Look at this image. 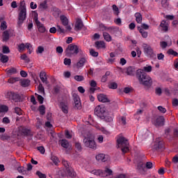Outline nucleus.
<instances>
[{"instance_id": "obj_1", "label": "nucleus", "mask_w": 178, "mask_h": 178, "mask_svg": "<svg viewBox=\"0 0 178 178\" xmlns=\"http://www.w3.org/2000/svg\"><path fill=\"white\" fill-rule=\"evenodd\" d=\"M136 79H138L140 84H142V86L147 88H149L152 86V79L141 69L136 71Z\"/></svg>"}, {"instance_id": "obj_2", "label": "nucleus", "mask_w": 178, "mask_h": 178, "mask_svg": "<svg viewBox=\"0 0 178 178\" xmlns=\"http://www.w3.org/2000/svg\"><path fill=\"white\" fill-rule=\"evenodd\" d=\"M18 14V26H22L27 17V8L26 7V1H22L19 3Z\"/></svg>"}, {"instance_id": "obj_3", "label": "nucleus", "mask_w": 178, "mask_h": 178, "mask_svg": "<svg viewBox=\"0 0 178 178\" xmlns=\"http://www.w3.org/2000/svg\"><path fill=\"white\" fill-rule=\"evenodd\" d=\"M83 51L79 49V46L74 44H70L67 46L65 51L66 56H72V55H77V54H81Z\"/></svg>"}, {"instance_id": "obj_4", "label": "nucleus", "mask_w": 178, "mask_h": 178, "mask_svg": "<svg viewBox=\"0 0 178 178\" xmlns=\"http://www.w3.org/2000/svg\"><path fill=\"white\" fill-rule=\"evenodd\" d=\"M5 98L13 102H22V96L17 92L8 90L5 94Z\"/></svg>"}, {"instance_id": "obj_5", "label": "nucleus", "mask_w": 178, "mask_h": 178, "mask_svg": "<svg viewBox=\"0 0 178 178\" xmlns=\"http://www.w3.org/2000/svg\"><path fill=\"white\" fill-rule=\"evenodd\" d=\"M117 144L118 147L121 148L122 152H123V154H127V152H129V140H127L126 138L120 136L117 140Z\"/></svg>"}, {"instance_id": "obj_6", "label": "nucleus", "mask_w": 178, "mask_h": 178, "mask_svg": "<svg viewBox=\"0 0 178 178\" xmlns=\"http://www.w3.org/2000/svg\"><path fill=\"white\" fill-rule=\"evenodd\" d=\"M33 20L39 33H45V31H47V29L45 28V26H44V24L41 23V22L38 20V13H37L36 11H33Z\"/></svg>"}, {"instance_id": "obj_7", "label": "nucleus", "mask_w": 178, "mask_h": 178, "mask_svg": "<svg viewBox=\"0 0 178 178\" xmlns=\"http://www.w3.org/2000/svg\"><path fill=\"white\" fill-rule=\"evenodd\" d=\"M60 173L62 177H66V176H67V177L75 178L77 177V173L72 167L65 169V172H63V171H60Z\"/></svg>"}, {"instance_id": "obj_8", "label": "nucleus", "mask_w": 178, "mask_h": 178, "mask_svg": "<svg viewBox=\"0 0 178 178\" xmlns=\"http://www.w3.org/2000/svg\"><path fill=\"white\" fill-rule=\"evenodd\" d=\"M95 115H96L97 118L104 120V118H105V115H106V108H105L104 106H96L95 108Z\"/></svg>"}, {"instance_id": "obj_9", "label": "nucleus", "mask_w": 178, "mask_h": 178, "mask_svg": "<svg viewBox=\"0 0 178 178\" xmlns=\"http://www.w3.org/2000/svg\"><path fill=\"white\" fill-rule=\"evenodd\" d=\"M83 144H85V147H88V148L97 149V144L95 143V140L90 137H85L83 138Z\"/></svg>"}, {"instance_id": "obj_10", "label": "nucleus", "mask_w": 178, "mask_h": 178, "mask_svg": "<svg viewBox=\"0 0 178 178\" xmlns=\"http://www.w3.org/2000/svg\"><path fill=\"white\" fill-rule=\"evenodd\" d=\"M143 49L146 56L149 58H156V54L154 53V49H152V47L149 44H143Z\"/></svg>"}, {"instance_id": "obj_11", "label": "nucleus", "mask_w": 178, "mask_h": 178, "mask_svg": "<svg viewBox=\"0 0 178 178\" xmlns=\"http://www.w3.org/2000/svg\"><path fill=\"white\" fill-rule=\"evenodd\" d=\"M72 97L74 102V109H81V102H80V97L76 93H73Z\"/></svg>"}, {"instance_id": "obj_12", "label": "nucleus", "mask_w": 178, "mask_h": 178, "mask_svg": "<svg viewBox=\"0 0 178 178\" xmlns=\"http://www.w3.org/2000/svg\"><path fill=\"white\" fill-rule=\"evenodd\" d=\"M163 123H165V118L163 116H159L153 121V124H154L156 127L159 126H163Z\"/></svg>"}, {"instance_id": "obj_13", "label": "nucleus", "mask_w": 178, "mask_h": 178, "mask_svg": "<svg viewBox=\"0 0 178 178\" xmlns=\"http://www.w3.org/2000/svg\"><path fill=\"white\" fill-rule=\"evenodd\" d=\"M40 79L42 83H43L44 84H46V86H48V84H49V82L48 81V78L47 77V72H40Z\"/></svg>"}, {"instance_id": "obj_14", "label": "nucleus", "mask_w": 178, "mask_h": 178, "mask_svg": "<svg viewBox=\"0 0 178 178\" xmlns=\"http://www.w3.org/2000/svg\"><path fill=\"white\" fill-rule=\"evenodd\" d=\"M83 27H84V24H83V20H81V19L80 18L76 19V22L75 23V31H80V30H81Z\"/></svg>"}, {"instance_id": "obj_15", "label": "nucleus", "mask_w": 178, "mask_h": 178, "mask_svg": "<svg viewBox=\"0 0 178 178\" xmlns=\"http://www.w3.org/2000/svg\"><path fill=\"white\" fill-rule=\"evenodd\" d=\"M163 141H161L159 138H156L154 143V148L156 149H163Z\"/></svg>"}, {"instance_id": "obj_16", "label": "nucleus", "mask_w": 178, "mask_h": 178, "mask_svg": "<svg viewBox=\"0 0 178 178\" xmlns=\"http://www.w3.org/2000/svg\"><path fill=\"white\" fill-rule=\"evenodd\" d=\"M60 108L63 112V113L67 114L69 113V106H67V104L65 102H61L60 103Z\"/></svg>"}, {"instance_id": "obj_17", "label": "nucleus", "mask_w": 178, "mask_h": 178, "mask_svg": "<svg viewBox=\"0 0 178 178\" xmlns=\"http://www.w3.org/2000/svg\"><path fill=\"white\" fill-rule=\"evenodd\" d=\"M97 99L99 102H111V100L108 99V96L104 94H99L97 95Z\"/></svg>"}, {"instance_id": "obj_18", "label": "nucleus", "mask_w": 178, "mask_h": 178, "mask_svg": "<svg viewBox=\"0 0 178 178\" xmlns=\"http://www.w3.org/2000/svg\"><path fill=\"white\" fill-rule=\"evenodd\" d=\"M21 132L22 136H25V137H29V136L33 137V132L29 129L23 127L21 130Z\"/></svg>"}, {"instance_id": "obj_19", "label": "nucleus", "mask_w": 178, "mask_h": 178, "mask_svg": "<svg viewBox=\"0 0 178 178\" xmlns=\"http://www.w3.org/2000/svg\"><path fill=\"white\" fill-rule=\"evenodd\" d=\"M103 172L104 177H109L111 176H113V171L112 170V169L108 167H105L104 170H103Z\"/></svg>"}, {"instance_id": "obj_20", "label": "nucleus", "mask_w": 178, "mask_h": 178, "mask_svg": "<svg viewBox=\"0 0 178 178\" xmlns=\"http://www.w3.org/2000/svg\"><path fill=\"white\" fill-rule=\"evenodd\" d=\"M160 27H161L162 31L166 33L169 31V24L165 21H162L160 24Z\"/></svg>"}, {"instance_id": "obj_21", "label": "nucleus", "mask_w": 178, "mask_h": 178, "mask_svg": "<svg viewBox=\"0 0 178 178\" xmlns=\"http://www.w3.org/2000/svg\"><path fill=\"white\" fill-rule=\"evenodd\" d=\"M95 45L97 49H101V48L105 49L106 47L105 46V42L104 41H97L95 42Z\"/></svg>"}, {"instance_id": "obj_22", "label": "nucleus", "mask_w": 178, "mask_h": 178, "mask_svg": "<svg viewBox=\"0 0 178 178\" xmlns=\"http://www.w3.org/2000/svg\"><path fill=\"white\" fill-rule=\"evenodd\" d=\"M60 22L63 26H67L69 24V19L65 15H60Z\"/></svg>"}, {"instance_id": "obj_23", "label": "nucleus", "mask_w": 178, "mask_h": 178, "mask_svg": "<svg viewBox=\"0 0 178 178\" xmlns=\"http://www.w3.org/2000/svg\"><path fill=\"white\" fill-rule=\"evenodd\" d=\"M97 161H101L102 162H106L108 159H106L105 154H99L96 156Z\"/></svg>"}, {"instance_id": "obj_24", "label": "nucleus", "mask_w": 178, "mask_h": 178, "mask_svg": "<svg viewBox=\"0 0 178 178\" xmlns=\"http://www.w3.org/2000/svg\"><path fill=\"white\" fill-rule=\"evenodd\" d=\"M165 138H168L170 141H172L173 140V136L170 134V129L168 128L165 130Z\"/></svg>"}, {"instance_id": "obj_25", "label": "nucleus", "mask_w": 178, "mask_h": 178, "mask_svg": "<svg viewBox=\"0 0 178 178\" xmlns=\"http://www.w3.org/2000/svg\"><path fill=\"white\" fill-rule=\"evenodd\" d=\"M135 17H136V22L137 23H138L139 24L142 23L143 15H141V13H135Z\"/></svg>"}, {"instance_id": "obj_26", "label": "nucleus", "mask_w": 178, "mask_h": 178, "mask_svg": "<svg viewBox=\"0 0 178 178\" xmlns=\"http://www.w3.org/2000/svg\"><path fill=\"white\" fill-rule=\"evenodd\" d=\"M103 37L107 42H111V41H112V36L107 32H103Z\"/></svg>"}, {"instance_id": "obj_27", "label": "nucleus", "mask_w": 178, "mask_h": 178, "mask_svg": "<svg viewBox=\"0 0 178 178\" xmlns=\"http://www.w3.org/2000/svg\"><path fill=\"white\" fill-rule=\"evenodd\" d=\"M138 30L139 33H140V34L143 38H147V37H148V32L145 31L141 27L138 26Z\"/></svg>"}, {"instance_id": "obj_28", "label": "nucleus", "mask_w": 178, "mask_h": 178, "mask_svg": "<svg viewBox=\"0 0 178 178\" xmlns=\"http://www.w3.org/2000/svg\"><path fill=\"white\" fill-rule=\"evenodd\" d=\"M134 73H136V69L133 67H129L127 70V74L128 76H134Z\"/></svg>"}, {"instance_id": "obj_29", "label": "nucleus", "mask_w": 178, "mask_h": 178, "mask_svg": "<svg viewBox=\"0 0 178 178\" xmlns=\"http://www.w3.org/2000/svg\"><path fill=\"white\" fill-rule=\"evenodd\" d=\"M60 144L61 145V147H63V148H69V141H67V140L66 139H63L60 140Z\"/></svg>"}, {"instance_id": "obj_30", "label": "nucleus", "mask_w": 178, "mask_h": 178, "mask_svg": "<svg viewBox=\"0 0 178 178\" xmlns=\"http://www.w3.org/2000/svg\"><path fill=\"white\" fill-rule=\"evenodd\" d=\"M104 120H106V122H113V114H104Z\"/></svg>"}, {"instance_id": "obj_31", "label": "nucleus", "mask_w": 178, "mask_h": 178, "mask_svg": "<svg viewBox=\"0 0 178 178\" xmlns=\"http://www.w3.org/2000/svg\"><path fill=\"white\" fill-rule=\"evenodd\" d=\"M106 31H108L110 34H115L118 31V29L115 26H108Z\"/></svg>"}, {"instance_id": "obj_32", "label": "nucleus", "mask_w": 178, "mask_h": 178, "mask_svg": "<svg viewBox=\"0 0 178 178\" xmlns=\"http://www.w3.org/2000/svg\"><path fill=\"white\" fill-rule=\"evenodd\" d=\"M93 173L96 176H100L101 177H105V175H104V170H93Z\"/></svg>"}, {"instance_id": "obj_33", "label": "nucleus", "mask_w": 178, "mask_h": 178, "mask_svg": "<svg viewBox=\"0 0 178 178\" xmlns=\"http://www.w3.org/2000/svg\"><path fill=\"white\" fill-rule=\"evenodd\" d=\"M0 60L2 63H8L9 61V57L6 55L1 54Z\"/></svg>"}, {"instance_id": "obj_34", "label": "nucleus", "mask_w": 178, "mask_h": 178, "mask_svg": "<svg viewBox=\"0 0 178 178\" xmlns=\"http://www.w3.org/2000/svg\"><path fill=\"white\" fill-rule=\"evenodd\" d=\"M30 83H31L30 80L24 79L21 81V86L24 88L29 87V86H30Z\"/></svg>"}, {"instance_id": "obj_35", "label": "nucleus", "mask_w": 178, "mask_h": 178, "mask_svg": "<svg viewBox=\"0 0 178 178\" xmlns=\"http://www.w3.org/2000/svg\"><path fill=\"white\" fill-rule=\"evenodd\" d=\"M86 60L85 58H81L79 61L76 63V66H78V67H83V66H84V63H86Z\"/></svg>"}, {"instance_id": "obj_36", "label": "nucleus", "mask_w": 178, "mask_h": 178, "mask_svg": "<svg viewBox=\"0 0 178 178\" xmlns=\"http://www.w3.org/2000/svg\"><path fill=\"white\" fill-rule=\"evenodd\" d=\"M8 111H9V107H8V106H6V105L0 106L1 113H6V112H8Z\"/></svg>"}, {"instance_id": "obj_37", "label": "nucleus", "mask_w": 178, "mask_h": 178, "mask_svg": "<svg viewBox=\"0 0 178 178\" xmlns=\"http://www.w3.org/2000/svg\"><path fill=\"white\" fill-rule=\"evenodd\" d=\"M17 73V70L15 67H11L9 70H7V74H16Z\"/></svg>"}, {"instance_id": "obj_38", "label": "nucleus", "mask_w": 178, "mask_h": 178, "mask_svg": "<svg viewBox=\"0 0 178 178\" xmlns=\"http://www.w3.org/2000/svg\"><path fill=\"white\" fill-rule=\"evenodd\" d=\"M167 54L168 55H172L173 56H178V53L172 49H168Z\"/></svg>"}, {"instance_id": "obj_39", "label": "nucleus", "mask_w": 178, "mask_h": 178, "mask_svg": "<svg viewBox=\"0 0 178 178\" xmlns=\"http://www.w3.org/2000/svg\"><path fill=\"white\" fill-rule=\"evenodd\" d=\"M74 147L76 149H77V151H79V152H81V151L83 149V147H81V143H80L79 142H75Z\"/></svg>"}, {"instance_id": "obj_40", "label": "nucleus", "mask_w": 178, "mask_h": 178, "mask_svg": "<svg viewBox=\"0 0 178 178\" xmlns=\"http://www.w3.org/2000/svg\"><path fill=\"white\" fill-rule=\"evenodd\" d=\"M38 111L40 113V115H45V106L41 105L38 108Z\"/></svg>"}, {"instance_id": "obj_41", "label": "nucleus", "mask_w": 178, "mask_h": 178, "mask_svg": "<svg viewBox=\"0 0 178 178\" xmlns=\"http://www.w3.org/2000/svg\"><path fill=\"white\" fill-rule=\"evenodd\" d=\"M3 41H8L9 40V31H5L3 33Z\"/></svg>"}, {"instance_id": "obj_42", "label": "nucleus", "mask_w": 178, "mask_h": 178, "mask_svg": "<svg viewBox=\"0 0 178 178\" xmlns=\"http://www.w3.org/2000/svg\"><path fill=\"white\" fill-rule=\"evenodd\" d=\"M143 72H146L147 73H151L152 72V66L151 65H147L146 67H143Z\"/></svg>"}, {"instance_id": "obj_43", "label": "nucleus", "mask_w": 178, "mask_h": 178, "mask_svg": "<svg viewBox=\"0 0 178 178\" xmlns=\"http://www.w3.org/2000/svg\"><path fill=\"white\" fill-rule=\"evenodd\" d=\"M24 49H26V44H24V43H21L18 45L19 52H23Z\"/></svg>"}, {"instance_id": "obj_44", "label": "nucleus", "mask_w": 178, "mask_h": 178, "mask_svg": "<svg viewBox=\"0 0 178 178\" xmlns=\"http://www.w3.org/2000/svg\"><path fill=\"white\" fill-rule=\"evenodd\" d=\"M40 6L42 9H48V4L47 0H44L43 2L40 3Z\"/></svg>"}, {"instance_id": "obj_45", "label": "nucleus", "mask_w": 178, "mask_h": 178, "mask_svg": "<svg viewBox=\"0 0 178 178\" xmlns=\"http://www.w3.org/2000/svg\"><path fill=\"white\" fill-rule=\"evenodd\" d=\"M74 79L76 81H84V76L82 75H76Z\"/></svg>"}, {"instance_id": "obj_46", "label": "nucleus", "mask_w": 178, "mask_h": 178, "mask_svg": "<svg viewBox=\"0 0 178 178\" xmlns=\"http://www.w3.org/2000/svg\"><path fill=\"white\" fill-rule=\"evenodd\" d=\"M16 81H19V78L15 77V78H10L8 79V83L10 84H15Z\"/></svg>"}, {"instance_id": "obj_47", "label": "nucleus", "mask_w": 178, "mask_h": 178, "mask_svg": "<svg viewBox=\"0 0 178 178\" xmlns=\"http://www.w3.org/2000/svg\"><path fill=\"white\" fill-rule=\"evenodd\" d=\"M0 29H1V30H2V31H3L8 29V25H6V22L3 21L1 22Z\"/></svg>"}, {"instance_id": "obj_48", "label": "nucleus", "mask_w": 178, "mask_h": 178, "mask_svg": "<svg viewBox=\"0 0 178 178\" xmlns=\"http://www.w3.org/2000/svg\"><path fill=\"white\" fill-rule=\"evenodd\" d=\"M109 88H111V90H116V88H118V83H116V82H113L111 83L108 85Z\"/></svg>"}, {"instance_id": "obj_49", "label": "nucleus", "mask_w": 178, "mask_h": 178, "mask_svg": "<svg viewBox=\"0 0 178 178\" xmlns=\"http://www.w3.org/2000/svg\"><path fill=\"white\" fill-rule=\"evenodd\" d=\"M64 65H65V66H70V65H72V60L70 58H65L64 59Z\"/></svg>"}, {"instance_id": "obj_50", "label": "nucleus", "mask_w": 178, "mask_h": 178, "mask_svg": "<svg viewBox=\"0 0 178 178\" xmlns=\"http://www.w3.org/2000/svg\"><path fill=\"white\" fill-rule=\"evenodd\" d=\"M15 113L17 115H19V116H20V115H22L23 111H22V108H19V107H15Z\"/></svg>"}, {"instance_id": "obj_51", "label": "nucleus", "mask_w": 178, "mask_h": 178, "mask_svg": "<svg viewBox=\"0 0 178 178\" xmlns=\"http://www.w3.org/2000/svg\"><path fill=\"white\" fill-rule=\"evenodd\" d=\"M90 55H91L92 56H94L95 58H97V56H98V55H99L98 52H97V51H95L94 50V49H91L90 50Z\"/></svg>"}, {"instance_id": "obj_52", "label": "nucleus", "mask_w": 178, "mask_h": 178, "mask_svg": "<svg viewBox=\"0 0 178 178\" xmlns=\"http://www.w3.org/2000/svg\"><path fill=\"white\" fill-rule=\"evenodd\" d=\"M51 159L54 165H58V163H59V159H58V157L53 156H51Z\"/></svg>"}, {"instance_id": "obj_53", "label": "nucleus", "mask_w": 178, "mask_h": 178, "mask_svg": "<svg viewBox=\"0 0 178 178\" xmlns=\"http://www.w3.org/2000/svg\"><path fill=\"white\" fill-rule=\"evenodd\" d=\"M157 109L159 111V112H161V113H166V108L162 106H159Z\"/></svg>"}, {"instance_id": "obj_54", "label": "nucleus", "mask_w": 178, "mask_h": 178, "mask_svg": "<svg viewBox=\"0 0 178 178\" xmlns=\"http://www.w3.org/2000/svg\"><path fill=\"white\" fill-rule=\"evenodd\" d=\"M145 167L147 168V169H152V168H154V164L152 163V162L148 161L146 163Z\"/></svg>"}, {"instance_id": "obj_55", "label": "nucleus", "mask_w": 178, "mask_h": 178, "mask_svg": "<svg viewBox=\"0 0 178 178\" xmlns=\"http://www.w3.org/2000/svg\"><path fill=\"white\" fill-rule=\"evenodd\" d=\"M113 10L115 12V15L117 16L119 15V8L116 5H113Z\"/></svg>"}, {"instance_id": "obj_56", "label": "nucleus", "mask_w": 178, "mask_h": 178, "mask_svg": "<svg viewBox=\"0 0 178 178\" xmlns=\"http://www.w3.org/2000/svg\"><path fill=\"white\" fill-rule=\"evenodd\" d=\"M36 175H37V176H38V177H40V178H47V175H45V174H43V173L41 172L40 171H37V172H36Z\"/></svg>"}, {"instance_id": "obj_57", "label": "nucleus", "mask_w": 178, "mask_h": 178, "mask_svg": "<svg viewBox=\"0 0 178 178\" xmlns=\"http://www.w3.org/2000/svg\"><path fill=\"white\" fill-rule=\"evenodd\" d=\"M37 149L38 152H40V154H45V148L44 147V146L38 147Z\"/></svg>"}, {"instance_id": "obj_58", "label": "nucleus", "mask_w": 178, "mask_h": 178, "mask_svg": "<svg viewBox=\"0 0 178 178\" xmlns=\"http://www.w3.org/2000/svg\"><path fill=\"white\" fill-rule=\"evenodd\" d=\"M38 101L40 104H44V97L41 95H38Z\"/></svg>"}, {"instance_id": "obj_59", "label": "nucleus", "mask_w": 178, "mask_h": 178, "mask_svg": "<svg viewBox=\"0 0 178 178\" xmlns=\"http://www.w3.org/2000/svg\"><path fill=\"white\" fill-rule=\"evenodd\" d=\"M62 163H63V166H65V169H67V168H70L67 161H66L65 159H63L62 160Z\"/></svg>"}, {"instance_id": "obj_60", "label": "nucleus", "mask_w": 178, "mask_h": 178, "mask_svg": "<svg viewBox=\"0 0 178 178\" xmlns=\"http://www.w3.org/2000/svg\"><path fill=\"white\" fill-rule=\"evenodd\" d=\"M9 52H10L9 47L7 46H3V54H9Z\"/></svg>"}, {"instance_id": "obj_61", "label": "nucleus", "mask_w": 178, "mask_h": 178, "mask_svg": "<svg viewBox=\"0 0 178 178\" xmlns=\"http://www.w3.org/2000/svg\"><path fill=\"white\" fill-rule=\"evenodd\" d=\"M173 140L175 138H177L178 137V128H175L174 129V132H173Z\"/></svg>"}, {"instance_id": "obj_62", "label": "nucleus", "mask_w": 178, "mask_h": 178, "mask_svg": "<svg viewBox=\"0 0 178 178\" xmlns=\"http://www.w3.org/2000/svg\"><path fill=\"white\" fill-rule=\"evenodd\" d=\"M160 47H161L162 49H165L166 47H168V42L165 41H162L160 42Z\"/></svg>"}, {"instance_id": "obj_63", "label": "nucleus", "mask_w": 178, "mask_h": 178, "mask_svg": "<svg viewBox=\"0 0 178 178\" xmlns=\"http://www.w3.org/2000/svg\"><path fill=\"white\" fill-rule=\"evenodd\" d=\"M57 31L61 34H65V29H63L59 25H57Z\"/></svg>"}, {"instance_id": "obj_64", "label": "nucleus", "mask_w": 178, "mask_h": 178, "mask_svg": "<svg viewBox=\"0 0 178 178\" xmlns=\"http://www.w3.org/2000/svg\"><path fill=\"white\" fill-rule=\"evenodd\" d=\"M44 52V48L42 46H39L36 51V54H42Z\"/></svg>"}]
</instances>
